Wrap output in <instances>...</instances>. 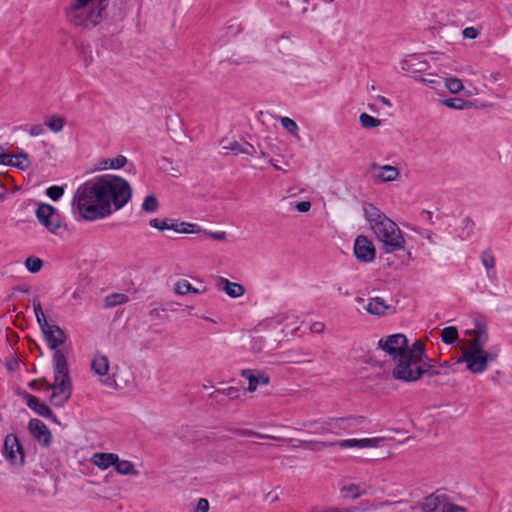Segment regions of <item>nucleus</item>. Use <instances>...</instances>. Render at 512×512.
<instances>
[{"mask_svg":"<svg viewBox=\"0 0 512 512\" xmlns=\"http://www.w3.org/2000/svg\"><path fill=\"white\" fill-rule=\"evenodd\" d=\"M131 198L132 188L126 179L112 174L99 175L78 187L72 209L82 219L94 221L122 209Z\"/></svg>","mask_w":512,"mask_h":512,"instance_id":"1","label":"nucleus"},{"mask_svg":"<svg viewBox=\"0 0 512 512\" xmlns=\"http://www.w3.org/2000/svg\"><path fill=\"white\" fill-rule=\"evenodd\" d=\"M363 210L366 220L369 222L376 238L383 243L386 253H392L403 248L405 240L395 222L373 204L364 205Z\"/></svg>","mask_w":512,"mask_h":512,"instance_id":"2","label":"nucleus"},{"mask_svg":"<svg viewBox=\"0 0 512 512\" xmlns=\"http://www.w3.org/2000/svg\"><path fill=\"white\" fill-rule=\"evenodd\" d=\"M107 1L75 0L67 11V17L75 26L93 28L102 20Z\"/></svg>","mask_w":512,"mask_h":512,"instance_id":"3","label":"nucleus"},{"mask_svg":"<svg viewBox=\"0 0 512 512\" xmlns=\"http://www.w3.org/2000/svg\"><path fill=\"white\" fill-rule=\"evenodd\" d=\"M34 313L39 324L41 331L44 335V339L47 342L48 347L52 351L60 350L59 347L67 341V335L65 331L58 325L50 324L42 310L41 302L38 297H34L32 300Z\"/></svg>","mask_w":512,"mask_h":512,"instance_id":"4","label":"nucleus"},{"mask_svg":"<svg viewBox=\"0 0 512 512\" xmlns=\"http://www.w3.org/2000/svg\"><path fill=\"white\" fill-rule=\"evenodd\" d=\"M427 358L428 356L424 346L419 341H415L411 347L408 346V348L405 349L401 359L396 362L392 370L393 378L396 380L404 378L407 371L412 370Z\"/></svg>","mask_w":512,"mask_h":512,"instance_id":"5","label":"nucleus"},{"mask_svg":"<svg viewBox=\"0 0 512 512\" xmlns=\"http://www.w3.org/2000/svg\"><path fill=\"white\" fill-rule=\"evenodd\" d=\"M35 215L38 222L52 234H56L62 226V217L59 211L48 203H40Z\"/></svg>","mask_w":512,"mask_h":512,"instance_id":"6","label":"nucleus"},{"mask_svg":"<svg viewBox=\"0 0 512 512\" xmlns=\"http://www.w3.org/2000/svg\"><path fill=\"white\" fill-rule=\"evenodd\" d=\"M378 348H381L397 362L408 348V339L402 333L391 334L378 341Z\"/></svg>","mask_w":512,"mask_h":512,"instance_id":"7","label":"nucleus"},{"mask_svg":"<svg viewBox=\"0 0 512 512\" xmlns=\"http://www.w3.org/2000/svg\"><path fill=\"white\" fill-rule=\"evenodd\" d=\"M2 454L12 466H23L25 464L24 449L15 434H8L5 437Z\"/></svg>","mask_w":512,"mask_h":512,"instance_id":"8","label":"nucleus"},{"mask_svg":"<svg viewBox=\"0 0 512 512\" xmlns=\"http://www.w3.org/2000/svg\"><path fill=\"white\" fill-rule=\"evenodd\" d=\"M447 371H442L439 366L436 365V360L432 358H427L425 361L418 364L412 370L407 371L404 378L400 380L403 382H416L422 376L427 375L428 377H435L439 375H446Z\"/></svg>","mask_w":512,"mask_h":512,"instance_id":"9","label":"nucleus"},{"mask_svg":"<svg viewBox=\"0 0 512 512\" xmlns=\"http://www.w3.org/2000/svg\"><path fill=\"white\" fill-rule=\"evenodd\" d=\"M484 350H466L455 364L466 363V368L474 374L483 373L487 369L485 359L483 357Z\"/></svg>","mask_w":512,"mask_h":512,"instance_id":"10","label":"nucleus"},{"mask_svg":"<svg viewBox=\"0 0 512 512\" xmlns=\"http://www.w3.org/2000/svg\"><path fill=\"white\" fill-rule=\"evenodd\" d=\"M353 250L356 259L360 262L371 263L375 259L376 249L373 243L364 235L356 237Z\"/></svg>","mask_w":512,"mask_h":512,"instance_id":"11","label":"nucleus"},{"mask_svg":"<svg viewBox=\"0 0 512 512\" xmlns=\"http://www.w3.org/2000/svg\"><path fill=\"white\" fill-rule=\"evenodd\" d=\"M54 382H60L61 386L72 384L69 376L67 358L61 350L53 351Z\"/></svg>","mask_w":512,"mask_h":512,"instance_id":"12","label":"nucleus"},{"mask_svg":"<svg viewBox=\"0 0 512 512\" xmlns=\"http://www.w3.org/2000/svg\"><path fill=\"white\" fill-rule=\"evenodd\" d=\"M48 389L53 390L49 403L54 407H63L72 395V384L61 386L60 382H54L53 384H48Z\"/></svg>","mask_w":512,"mask_h":512,"instance_id":"13","label":"nucleus"},{"mask_svg":"<svg viewBox=\"0 0 512 512\" xmlns=\"http://www.w3.org/2000/svg\"><path fill=\"white\" fill-rule=\"evenodd\" d=\"M30 434L44 447H48L52 441V434L44 422L37 418L30 419L28 422Z\"/></svg>","mask_w":512,"mask_h":512,"instance_id":"14","label":"nucleus"},{"mask_svg":"<svg viewBox=\"0 0 512 512\" xmlns=\"http://www.w3.org/2000/svg\"><path fill=\"white\" fill-rule=\"evenodd\" d=\"M241 376L247 379L249 392H254L259 385H268L270 377L267 373L256 369H243Z\"/></svg>","mask_w":512,"mask_h":512,"instance_id":"15","label":"nucleus"},{"mask_svg":"<svg viewBox=\"0 0 512 512\" xmlns=\"http://www.w3.org/2000/svg\"><path fill=\"white\" fill-rule=\"evenodd\" d=\"M91 369L93 372L100 377H105L101 379V382L108 387H112L115 383V380L110 376H107L109 370V360L104 355H96L91 362Z\"/></svg>","mask_w":512,"mask_h":512,"instance_id":"16","label":"nucleus"},{"mask_svg":"<svg viewBox=\"0 0 512 512\" xmlns=\"http://www.w3.org/2000/svg\"><path fill=\"white\" fill-rule=\"evenodd\" d=\"M384 439L381 437L364 438V439H345L333 442L340 448H372L378 447Z\"/></svg>","mask_w":512,"mask_h":512,"instance_id":"17","label":"nucleus"},{"mask_svg":"<svg viewBox=\"0 0 512 512\" xmlns=\"http://www.w3.org/2000/svg\"><path fill=\"white\" fill-rule=\"evenodd\" d=\"M445 495L437 492L429 495L421 503L420 507H414L413 512H442Z\"/></svg>","mask_w":512,"mask_h":512,"instance_id":"18","label":"nucleus"},{"mask_svg":"<svg viewBox=\"0 0 512 512\" xmlns=\"http://www.w3.org/2000/svg\"><path fill=\"white\" fill-rule=\"evenodd\" d=\"M21 396L26 400V405L33 410L36 414L43 418L51 417L52 410L42 402L38 397L23 391Z\"/></svg>","mask_w":512,"mask_h":512,"instance_id":"19","label":"nucleus"},{"mask_svg":"<svg viewBox=\"0 0 512 512\" xmlns=\"http://www.w3.org/2000/svg\"><path fill=\"white\" fill-rule=\"evenodd\" d=\"M218 286L225 291V293L231 298H238L244 295L245 288L240 283L230 282L228 279L220 277L218 280Z\"/></svg>","mask_w":512,"mask_h":512,"instance_id":"20","label":"nucleus"},{"mask_svg":"<svg viewBox=\"0 0 512 512\" xmlns=\"http://www.w3.org/2000/svg\"><path fill=\"white\" fill-rule=\"evenodd\" d=\"M475 336L471 341L470 349L484 350L483 347L488 341V332L485 324L476 322Z\"/></svg>","mask_w":512,"mask_h":512,"instance_id":"21","label":"nucleus"},{"mask_svg":"<svg viewBox=\"0 0 512 512\" xmlns=\"http://www.w3.org/2000/svg\"><path fill=\"white\" fill-rule=\"evenodd\" d=\"M223 149L230 151L234 155L245 154L254 156L257 152L252 144L248 142L239 143L238 141L230 142L228 146H223Z\"/></svg>","mask_w":512,"mask_h":512,"instance_id":"22","label":"nucleus"},{"mask_svg":"<svg viewBox=\"0 0 512 512\" xmlns=\"http://www.w3.org/2000/svg\"><path fill=\"white\" fill-rule=\"evenodd\" d=\"M117 461L118 455L115 453H95L92 456L93 464L103 470L114 466Z\"/></svg>","mask_w":512,"mask_h":512,"instance_id":"23","label":"nucleus"},{"mask_svg":"<svg viewBox=\"0 0 512 512\" xmlns=\"http://www.w3.org/2000/svg\"><path fill=\"white\" fill-rule=\"evenodd\" d=\"M170 230H173L176 233H200L202 229L199 225L188 223L185 221H180L177 219H171L170 222Z\"/></svg>","mask_w":512,"mask_h":512,"instance_id":"24","label":"nucleus"},{"mask_svg":"<svg viewBox=\"0 0 512 512\" xmlns=\"http://www.w3.org/2000/svg\"><path fill=\"white\" fill-rule=\"evenodd\" d=\"M390 308L391 306L387 305L380 297L371 298L366 306L367 312L376 316L385 315Z\"/></svg>","mask_w":512,"mask_h":512,"instance_id":"25","label":"nucleus"},{"mask_svg":"<svg viewBox=\"0 0 512 512\" xmlns=\"http://www.w3.org/2000/svg\"><path fill=\"white\" fill-rule=\"evenodd\" d=\"M327 419L308 420L302 423L303 427L308 428V433L311 434H328L327 432Z\"/></svg>","mask_w":512,"mask_h":512,"instance_id":"26","label":"nucleus"},{"mask_svg":"<svg viewBox=\"0 0 512 512\" xmlns=\"http://www.w3.org/2000/svg\"><path fill=\"white\" fill-rule=\"evenodd\" d=\"M372 168L382 170L383 173L379 175V178L382 182L394 181L399 176V170L395 166H391V165L380 166L376 163H373Z\"/></svg>","mask_w":512,"mask_h":512,"instance_id":"27","label":"nucleus"},{"mask_svg":"<svg viewBox=\"0 0 512 512\" xmlns=\"http://www.w3.org/2000/svg\"><path fill=\"white\" fill-rule=\"evenodd\" d=\"M342 422L343 432L351 433L358 426L363 425L366 421L364 416H346L340 417Z\"/></svg>","mask_w":512,"mask_h":512,"instance_id":"28","label":"nucleus"},{"mask_svg":"<svg viewBox=\"0 0 512 512\" xmlns=\"http://www.w3.org/2000/svg\"><path fill=\"white\" fill-rule=\"evenodd\" d=\"M128 160L123 155H118L115 158L104 159L99 162V166L97 169H120L123 168L127 164Z\"/></svg>","mask_w":512,"mask_h":512,"instance_id":"29","label":"nucleus"},{"mask_svg":"<svg viewBox=\"0 0 512 512\" xmlns=\"http://www.w3.org/2000/svg\"><path fill=\"white\" fill-rule=\"evenodd\" d=\"M419 73H420L419 70H414L412 72V76L411 77L413 79H415L416 81L422 82V83L428 85L429 87H431L433 89L437 88L442 83V78L437 76V75L428 74L427 77H423Z\"/></svg>","mask_w":512,"mask_h":512,"instance_id":"30","label":"nucleus"},{"mask_svg":"<svg viewBox=\"0 0 512 512\" xmlns=\"http://www.w3.org/2000/svg\"><path fill=\"white\" fill-rule=\"evenodd\" d=\"M442 104L450 109L463 110L472 107V102L466 99L452 97L442 100Z\"/></svg>","mask_w":512,"mask_h":512,"instance_id":"31","label":"nucleus"},{"mask_svg":"<svg viewBox=\"0 0 512 512\" xmlns=\"http://www.w3.org/2000/svg\"><path fill=\"white\" fill-rule=\"evenodd\" d=\"M114 468L118 474L121 475H138V471L135 469L134 464L128 460H120L115 462Z\"/></svg>","mask_w":512,"mask_h":512,"instance_id":"32","label":"nucleus"},{"mask_svg":"<svg viewBox=\"0 0 512 512\" xmlns=\"http://www.w3.org/2000/svg\"><path fill=\"white\" fill-rule=\"evenodd\" d=\"M219 396H227L230 400H236L240 397V389L237 387L215 389L209 394L212 399H217Z\"/></svg>","mask_w":512,"mask_h":512,"instance_id":"33","label":"nucleus"},{"mask_svg":"<svg viewBox=\"0 0 512 512\" xmlns=\"http://www.w3.org/2000/svg\"><path fill=\"white\" fill-rule=\"evenodd\" d=\"M299 445L310 451H321L326 447L334 446L333 442L300 440Z\"/></svg>","mask_w":512,"mask_h":512,"instance_id":"34","label":"nucleus"},{"mask_svg":"<svg viewBox=\"0 0 512 512\" xmlns=\"http://www.w3.org/2000/svg\"><path fill=\"white\" fill-rule=\"evenodd\" d=\"M341 492L343 496L346 498L358 499L362 495H364L366 491L361 489L360 485L358 484H350L347 486H343L341 488Z\"/></svg>","mask_w":512,"mask_h":512,"instance_id":"35","label":"nucleus"},{"mask_svg":"<svg viewBox=\"0 0 512 512\" xmlns=\"http://www.w3.org/2000/svg\"><path fill=\"white\" fill-rule=\"evenodd\" d=\"M481 262L483 266L488 270L489 277L495 274V271L493 270L495 267V258L490 249H486L482 252Z\"/></svg>","mask_w":512,"mask_h":512,"instance_id":"36","label":"nucleus"},{"mask_svg":"<svg viewBox=\"0 0 512 512\" xmlns=\"http://www.w3.org/2000/svg\"><path fill=\"white\" fill-rule=\"evenodd\" d=\"M174 291L177 294L185 295L187 293H193V294H199L200 290L198 288L193 287L189 281L187 280H180L176 282L174 286Z\"/></svg>","mask_w":512,"mask_h":512,"instance_id":"37","label":"nucleus"},{"mask_svg":"<svg viewBox=\"0 0 512 512\" xmlns=\"http://www.w3.org/2000/svg\"><path fill=\"white\" fill-rule=\"evenodd\" d=\"M459 334L455 326L445 327L441 332L442 341L445 344L451 345L458 340Z\"/></svg>","mask_w":512,"mask_h":512,"instance_id":"38","label":"nucleus"},{"mask_svg":"<svg viewBox=\"0 0 512 512\" xmlns=\"http://www.w3.org/2000/svg\"><path fill=\"white\" fill-rule=\"evenodd\" d=\"M14 158L17 159L15 162V168L26 171L30 168L31 162L29 161V155L22 149L18 153L13 154Z\"/></svg>","mask_w":512,"mask_h":512,"instance_id":"39","label":"nucleus"},{"mask_svg":"<svg viewBox=\"0 0 512 512\" xmlns=\"http://www.w3.org/2000/svg\"><path fill=\"white\" fill-rule=\"evenodd\" d=\"M233 432L236 435L243 436V437H255V438H259V439L282 440V438H280V437L272 436V435H268V434H261V433L255 432L253 430H250V429H235Z\"/></svg>","mask_w":512,"mask_h":512,"instance_id":"40","label":"nucleus"},{"mask_svg":"<svg viewBox=\"0 0 512 512\" xmlns=\"http://www.w3.org/2000/svg\"><path fill=\"white\" fill-rule=\"evenodd\" d=\"M128 301V296L122 293H115L108 295L105 298V306L106 307H115L117 305H121Z\"/></svg>","mask_w":512,"mask_h":512,"instance_id":"41","label":"nucleus"},{"mask_svg":"<svg viewBox=\"0 0 512 512\" xmlns=\"http://www.w3.org/2000/svg\"><path fill=\"white\" fill-rule=\"evenodd\" d=\"M359 121L364 128L372 129L380 126L381 121L367 113L360 114Z\"/></svg>","mask_w":512,"mask_h":512,"instance_id":"42","label":"nucleus"},{"mask_svg":"<svg viewBox=\"0 0 512 512\" xmlns=\"http://www.w3.org/2000/svg\"><path fill=\"white\" fill-rule=\"evenodd\" d=\"M43 266V261L35 256H30L25 260V267L30 273H38Z\"/></svg>","mask_w":512,"mask_h":512,"instance_id":"43","label":"nucleus"},{"mask_svg":"<svg viewBox=\"0 0 512 512\" xmlns=\"http://www.w3.org/2000/svg\"><path fill=\"white\" fill-rule=\"evenodd\" d=\"M327 432L335 435H340L343 432L342 422L339 418H327Z\"/></svg>","mask_w":512,"mask_h":512,"instance_id":"44","label":"nucleus"},{"mask_svg":"<svg viewBox=\"0 0 512 512\" xmlns=\"http://www.w3.org/2000/svg\"><path fill=\"white\" fill-rule=\"evenodd\" d=\"M158 205L157 198L151 194L145 197L142 203V210L147 213H152L158 209Z\"/></svg>","mask_w":512,"mask_h":512,"instance_id":"45","label":"nucleus"},{"mask_svg":"<svg viewBox=\"0 0 512 512\" xmlns=\"http://www.w3.org/2000/svg\"><path fill=\"white\" fill-rule=\"evenodd\" d=\"M445 87L451 92V93H459L463 89V83L458 78H446L445 81Z\"/></svg>","mask_w":512,"mask_h":512,"instance_id":"46","label":"nucleus"},{"mask_svg":"<svg viewBox=\"0 0 512 512\" xmlns=\"http://www.w3.org/2000/svg\"><path fill=\"white\" fill-rule=\"evenodd\" d=\"M45 125L53 132H60L63 129L64 120L61 117L53 116L45 122Z\"/></svg>","mask_w":512,"mask_h":512,"instance_id":"47","label":"nucleus"},{"mask_svg":"<svg viewBox=\"0 0 512 512\" xmlns=\"http://www.w3.org/2000/svg\"><path fill=\"white\" fill-rule=\"evenodd\" d=\"M280 123L288 133L296 135L299 128L293 119L289 117H280Z\"/></svg>","mask_w":512,"mask_h":512,"instance_id":"48","label":"nucleus"},{"mask_svg":"<svg viewBox=\"0 0 512 512\" xmlns=\"http://www.w3.org/2000/svg\"><path fill=\"white\" fill-rule=\"evenodd\" d=\"M170 222H171V219H169V218H164V219L154 218L149 221V225L155 229H158L159 231H164V230H170Z\"/></svg>","mask_w":512,"mask_h":512,"instance_id":"49","label":"nucleus"},{"mask_svg":"<svg viewBox=\"0 0 512 512\" xmlns=\"http://www.w3.org/2000/svg\"><path fill=\"white\" fill-rule=\"evenodd\" d=\"M64 194V188L53 185L46 189V195L53 201H58Z\"/></svg>","mask_w":512,"mask_h":512,"instance_id":"50","label":"nucleus"},{"mask_svg":"<svg viewBox=\"0 0 512 512\" xmlns=\"http://www.w3.org/2000/svg\"><path fill=\"white\" fill-rule=\"evenodd\" d=\"M13 159H15L14 155L5 153L4 148L2 147V150H0V164L15 167V162L13 161Z\"/></svg>","mask_w":512,"mask_h":512,"instance_id":"51","label":"nucleus"},{"mask_svg":"<svg viewBox=\"0 0 512 512\" xmlns=\"http://www.w3.org/2000/svg\"><path fill=\"white\" fill-rule=\"evenodd\" d=\"M462 224H463V231H462L461 237L467 238L470 236V234L473 230L474 223L470 218L466 217L462 220Z\"/></svg>","mask_w":512,"mask_h":512,"instance_id":"52","label":"nucleus"},{"mask_svg":"<svg viewBox=\"0 0 512 512\" xmlns=\"http://www.w3.org/2000/svg\"><path fill=\"white\" fill-rule=\"evenodd\" d=\"M480 34V30L475 27H466L462 30V36L465 39L474 40L476 39Z\"/></svg>","mask_w":512,"mask_h":512,"instance_id":"53","label":"nucleus"},{"mask_svg":"<svg viewBox=\"0 0 512 512\" xmlns=\"http://www.w3.org/2000/svg\"><path fill=\"white\" fill-rule=\"evenodd\" d=\"M442 512H467V509L465 507L444 501Z\"/></svg>","mask_w":512,"mask_h":512,"instance_id":"54","label":"nucleus"},{"mask_svg":"<svg viewBox=\"0 0 512 512\" xmlns=\"http://www.w3.org/2000/svg\"><path fill=\"white\" fill-rule=\"evenodd\" d=\"M209 502L205 498H200L197 502L194 512H208Z\"/></svg>","mask_w":512,"mask_h":512,"instance_id":"55","label":"nucleus"},{"mask_svg":"<svg viewBox=\"0 0 512 512\" xmlns=\"http://www.w3.org/2000/svg\"><path fill=\"white\" fill-rule=\"evenodd\" d=\"M20 360L18 358H10L6 360L5 366L7 370L13 372L16 371L19 367Z\"/></svg>","mask_w":512,"mask_h":512,"instance_id":"56","label":"nucleus"},{"mask_svg":"<svg viewBox=\"0 0 512 512\" xmlns=\"http://www.w3.org/2000/svg\"><path fill=\"white\" fill-rule=\"evenodd\" d=\"M204 234L208 235L214 240L223 241L226 239V233L224 231H218V232H207L203 231Z\"/></svg>","mask_w":512,"mask_h":512,"instance_id":"57","label":"nucleus"},{"mask_svg":"<svg viewBox=\"0 0 512 512\" xmlns=\"http://www.w3.org/2000/svg\"><path fill=\"white\" fill-rule=\"evenodd\" d=\"M296 209L298 212L306 213L311 209V202L309 201H300L296 204Z\"/></svg>","mask_w":512,"mask_h":512,"instance_id":"58","label":"nucleus"},{"mask_svg":"<svg viewBox=\"0 0 512 512\" xmlns=\"http://www.w3.org/2000/svg\"><path fill=\"white\" fill-rule=\"evenodd\" d=\"M28 132L31 136L36 137L44 133V128L41 125H32Z\"/></svg>","mask_w":512,"mask_h":512,"instance_id":"59","label":"nucleus"},{"mask_svg":"<svg viewBox=\"0 0 512 512\" xmlns=\"http://www.w3.org/2000/svg\"><path fill=\"white\" fill-rule=\"evenodd\" d=\"M228 33H231L233 35H237L240 32H242L243 27L241 24L238 23H231L227 26Z\"/></svg>","mask_w":512,"mask_h":512,"instance_id":"60","label":"nucleus"},{"mask_svg":"<svg viewBox=\"0 0 512 512\" xmlns=\"http://www.w3.org/2000/svg\"><path fill=\"white\" fill-rule=\"evenodd\" d=\"M482 354H483V357L485 359V363L487 366H488L489 362H494L498 356L496 352H488L486 350H484V353H482Z\"/></svg>","mask_w":512,"mask_h":512,"instance_id":"61","label":"nucleus"},{"mask_svg":"<svg viewBox=\"0 0 512 512\" xmlns=\"http://www.w3.org/2000/svg\"><path fill=\"white\" fill-rule=\"evenodd\" d=\"M311 331L314 333H322L325 329V325L323 322H314L311 325Z\"/></svg>","mask_w":512,"mask_h":512,"instance_id":"62","label":"nucleus"},{"mask_svg":"<svg viewBox=\"0 0 512 512\" xmlns=\"http://www.w3.org/2000/svg\"><path fill=\"white\" fill-rule=\"evenodd\" d=\"M377 100H378V101H380L382 104H384V105L388 106V107H391V106H392L391 101H390L388 98L384 97V96H380V95H379V96L377 97Z\"/></svg>","mask_w":512,"mask_h":512,"instance_id":"63","label":"nucleus"},{"mask_svg":"<svg viewBox=\"0 0 512 512\" xmlns=\"http://www.w3.org/2000/svg\"><path fill=\"white\" fill-rule=\"evenodd\" d=\"M423 235L429 240L430 243H434V234L429 230H424Z\"/></svg>","mask_w":512,"mask_h":512,"instance_id":"64","label":"nucleus"}]
</instances>
